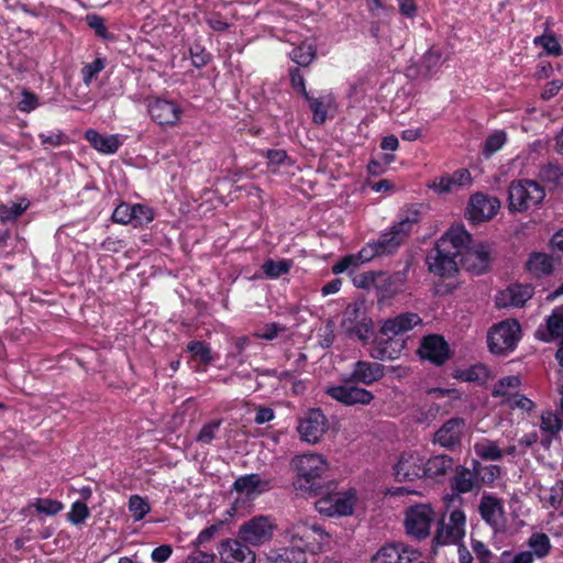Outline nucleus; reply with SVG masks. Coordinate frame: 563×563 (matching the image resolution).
<instances>
[{
    "mask_svg": "<svg viewBox=\"0 0 563 563\" xmlns=\"http://www.w3.org/2000/svg\"><path fill=\"white\" fill-rule=\"evenodd\" d=\"M420 221L421 211L417 206L406 208L399 213L398 221L382 232L377 239L369 240L361 247L360 257L369 263L375 258L396 254Z\"/></svg>",
    "mask_w": 563,
    "mask_h": 563,
    "instance_id": "obj_1",
    "label": "nucleus"
},
{
    "mask_svg": "<svg viewBox=\"0 0 563 563\" xmlns=\"http://www.w3.org/2000/svg\"><path fill=\"white\" fill-rule=\"evenodd\" d=\"M421 324L422 319L416 312H401L393 318L383 320L378 329L380 338L373 339L369 356L379 361L396 360L404 347V343L399 344L394 338L405 334Z\"/></svg>",
    "mask_w": 563,
    "mask_h": 563,
    "instance_id": "obj_2",
    "label": "nucleus"
},
{
    "mask_svg": "<svg viewBox=\"0 0 563 563\" xmlns=\"http://www.w3.org/2000/svg\"><path fill=\"white\" fill-rule=\"evenodd\" d=\"M289 85L294 92L301 97L312 113V122L322 125L328 119V110L334 103V96L330 90L318 91L316 96L307 89V80L302 70L298 67L288 69Z\"/></svg>",
    "mask_w": 563,
    "mask_h": 563,
    "instance_id": "obj_3",
    "label": "nucleus"
},
{
    "mask_svg": "<svg viewBox=\"0 0 563 563\" xmlns=\"http://www.w3.org/2000/svg\"><path fill=\"white\" fill-rule=\"evenodd\" d=\"M466 534V515L461 506L455 505L448 509L437 523L435 533L432 538V550L437 548L460 544Z\"/></svg>",
    "mask_w": 563,
    "mask_h": 563,
    "instance_id": "obj_4",
    "label": "nucleus"
},
{
    "mask_svg": "<svg viewBox=\"0 0 563 563\" xmlns=\"http://www.w3.org/2000/svg\"><path fill=\"white\" fill-rule=\"evenodd\" d=\"M297 472L295 485L300 490L320 494L321 478L328 470L327 460L316 453L296 456L292 461Z\"/></svg>",
    "mask_w": 563,
    "mask_h": 563,
    "instance_id": "obj_5",
    "label": "nucleus"
},
{
    "mask_svg": "<svg viewBox=\"0 0 563 563\" xmlns=\"http://www.w3.org/2000/svg\"><path fill=\"white\" fill-rule=\"evenodd\" d=\"M545 198L544 188L532 179L512 180L508 187V210L510 213L525 212L538 207Z\"/></svg>",
    "mask_w": 563,
    "mask_h": 563,
    "instance_id": "obj_6",
    "label": "nucleus"
},
{
    "mask_svg": "<svg viewBox=\"0 0 563 563\" xmlns=\"http://www.w3.org/2000/svg\"><path fill=\"white\" fill-rule=\"evenodd\" d=\"M521 340V325L516 319H506L493 324L487 332V346L492 354L507 356Z\"/></svg>",
    "mask_w": 563,
    "mask_h": 563,
    "instance_id": "obj_7",
    "label": "nucleus"
},
{
    "mask_svg": "<svg viewBox=\"0 0 563 563\" xmlns=\"http://www.w3.org/2000/svg\"><path fill=\"white\" fill-rule=\"evenodd\" d=\"M290 543L305 552L318 553L328 533L314 521H298L287 529Z\"/></svg>",
    "mask_w": 563,
    "mask_h": 563,
    "instance_id": "obj_8",
    "label": "nucleus"
},
{
    "mask_svg": "<svg viewBox=\"0 0 563 563\" xmlns=\"http://www.w3.org/2000/svg\"><path fill=\"white\" fill-rule=\"evenodd\" d=\"M435 514L430 504H416L405 512V528L407 534L416 540H424L431 533V526Z\"/></svg>",
    "mask_w": 563,
    "mask_h": 563,
    "instance_id": "obj_9",
    "label": "nucleus"
},
{
    "mask_svg": "<svg viewBox=\"0 0 563 563\" xmlns=\"http://www.w3.org/2000/svg\"><path fill=\"white\" fill-rule=\"evenodd\" d=\"M445 241H437L434 247L427 254L426 263L430 273L441 277L450 278L459 272L456 251L445 249Z\"/></svg>",
    "mask_w": 563,
    "mask_h": 563,
    "instance_id": "obj_10",
    "label": "nucleus"
},
{
    "mask_svg": "<svg viewBox=\"0 0 563 563\" xmlns=\"http://www.w3.org/2000/svg\"><path fill=\"white\" fill-rule=\"evenodd\" d=\"M276 525L268 516H255L240 526L238 537L244 543L260 547L274 536Z\"/></svg>",
    "mask_w": 563,
    "mask_h": 563,
    "instance_id": "obj_11",
    "label": "nucleus"
},
{
    "mask_svg": "<svg viewBox=\"0 0 563 563\" xmlns=\"http://www.w3.org/2000/svg\"><path fill=\"white\" fill-rule=\"evenodd\" d=\"M147 112L159 126L174 128L181 121L184 109L177 100L154 97L147 101Z\"/></svg>",
    "mask_w": 563,
    "mask_h": 563,
    "instance_id": "obj_12",
    "label": "nucleus"
},
{
    "mask_svg": "<svg viewBox=\"0 0 563 563\" xmlns=\"http://www.w3.org/2000/svg\"><path fill=\"white\" fill-rule=\"evenodd\" d=\"M453 477L451 479V488L453 494L446 495L443 498L444 506L450 509L455 505H462L461 494L471 493L475 489H479L478 478L476 477L474 467L472 470L466 466L455 464L453 468Z\"/></svg>",
    "mask_w": 563,
    "mask_h": 563,
    "instance_id": "obj_13",
    "label": "nucleus"
},
{
    "mask_svg": "<svg viewBox=\"0 0 563 563\" xmlns=\"http://www.w3.org/2000/svg\"><path fill=\"white\" fill-rule=\"evenodd\" d=\"M341 385L329 386L325 394L332 399L343 404L344 406L369 405L374 400V394L357 383L346 382V376L342 377Z\"/></svg>",
    "mask_w": 563,
    "mask_h": 563,
    "instance_id": "obj_14",
    "label": "nucleus"
},
{
    "mask_svg": "<svg viewBox=\"0 0 563 563\" xmlns=\"http://www.w3.org/2000/svg\"><path fill=\"white\" fill-rule=\"evenodd\" d=\"M395 481L415 482L424 478V454L419 451H404L393 467Z\"/></svg>",
    "mask_w": 563,
    "mask_h": 563,
    "instance_id": "obj_15",
    "label": "nucleus"
},
{
    "mask_svg": "<svg viewBox=\"0 0 563 563\" xmlns=\"http://www.w3.org/2000/svg\"><path fill=\"white\" fill-rule=\"evenodd\" d=\"M500 208V201L497 197L488 196L483 192H476L470 197L465 218L471 224L476 225L493 219Z\"/></svg>",
    "mask_w": 563,
    "mask_h": 563,
    "instance_id": "obj_16",
    "label": "nucleus"
},
{
    "mask_svg": "<svg viewBox=\"0 0 563 563\" xmlns=\"http://www.w3.org/2000/svg\"><path fill=\"white\" fill-rule=\"evenodd\" d=\"M355 506V493L350 489L345 493L327 494L316 501L317 510L328 517L351 516Z\"/></svg>",
    "mask_w": 563,
    "mask_h": 563,
    "instance_id": "obj_17",
    "label": "nucleus"
},
{
    "mask_svg": "<svg viewBox=\"0 0 563 563\" xmlns=\"http://www.w3.org/2000/svg\"><path fill=\"white\" fill-rule=\"evenodd\" d=\"M418 354L421 360L429 361L435 366L443 365L450 357L449 343L440 334H428L421 339Z\"/></svg>",
    "mask_w": 563,
    "mask_h": 563,
    "instance_id": "obj_18",
    "label": "nucleus"
},
{
    "mask_svg": "<svg viewBox=\"0 0 563 563\" xmlns=\"http://www.w3.org/2000/svg\"><path fill=\"white\" fill-rule=\"evenodd\" d=\"M298 432L301 440L314 444L320 441L328 430V420L321 409H310L303 418L299 420Z\"/></svg>",
    "mask_w": 563,
    "mask_h": 563,
    "instance_id": "obj_19",
    "label": "nucleus"
},
{
    "mask_svg": "<svg viewBox=\"0 0 563 563\" xmlns=\"http://www.w3.org/2000/svg\"><path fill=\"white\" fill-rule=\"evenodd\" d=\"M250 544L238 539H225L218 545V553L222 563H255V553Z\"/></svg>",
    "mask_w": 563,
    "mask_h": 563,
    "instance_id": "obj_20",
    "label": "nucleus"
},
{
    "mask_svg": "<svg viewBox=\"0 0 563 563\" xmlns=\"http://www.w3.org/2000/svg\"><path fill=\"white\" fill-rule=\"evenodd\" d=\"M465 420L454 417L445 421L434 433L433 443L446 450H455L461 445Z\"/></svg>",
    "mask_w": 563,
    "mask_h": 563,
    "instance_id": "obj_21",
    "label": "nucleus"
},
{
    "mask_svg": "<svg viewBox=\"0 0 563 563\" xmlns=\"http://www.w3.org/2000/svg\"><path fill=\"white\" fill-rule=\"evenodd\" d=\"M345 376L346 382L371 386L385 376V366L377 362L360 360L352 365L351 373Z\"/></svg>",
    "mask_w": 563,
    "mask_h": 563,
    "instance_id": "obj_22",
    "label": "nucleus"
},
{
    "mask_svg": "<svg viewBox=\"0 0 563 563\" xmlns=\"http://www.w3.org/2000/svg\"><path fill=\"white\" fill-rule=\"evenodd\" d=\"M533 295L529 284H512L499 291L495 297L497 308L522 307Z\"/></svg>",
    "mask_w": 563,
    "mask_h": 563,
    "instance_id": "obj_23",
    "label": "nucleus"
},
{
    "mask_svg": "<svg viewBox=\"0 0 563 563\" xmlns=\"http://www.w3.org/2000/svg\"><path fill=\"white\" fill-rule=\"evenodd\" d=\"M407 274L405 271L389 274L378 271L376 291L379 300L390 299L402 290L406 283Z\"/></svg>",
    "mask_w": 563,
    "mask_h": 563,
    "instance_id": "obj_24",
    "label": "nucleus"
},
{
    "mask_svg": "<svg viewBox=\"0 0 563 563\" xmlns=\"http://www.w3.org/2000/svg\"><path fill=\"white\" fill-rule=\"evenodd\" d=\"M186 352L190 355V362L195 363L192 368L197 373L207 372L208 367L218 358L210 344L200 340L189 341Z\"/></svg>",
    "mask_w": 563,
    "mask_h": 563,
    "instance_id": "obj_25",
    "label": "nucleus"
},
{
    "mask_svg": "<svg viewBox=\"0 0 563 563\" xmlns=\"http://www.w3.org/2000/svg\"><path fill=\"white\" fill-rule=\"evenodd\" d=\"M455 460L448 454H435L430 457L424 455V478L432 479L437 483L443 479L453 472Z\"/></svg>",
    "mask_w": 563,
    "mask_h": 563,
    "instance_id": "obj_26",
    "label": "nucleus"
},
{
    "mask_svg": "<svg viewBox=\"0 0 563 563\" xmlns=\"http://www.w3.org/2000/svg\"><path fill=\"white\" fill-rule=\"evenodd\" d=\"M461 264L475 275H482L487 272L490 264V251L487 245L479 244L461 257Z\"/></svg>",
    "mask_w": 563,
    "mask_h": 563,
    "instance_id": "obj_27",
    "label": "nucleus"
},
{
    "mask_svg": "<svg viewBox=\"0 0 563 563\" xmlns=\"http://www.w3.org/2000/svg\"><path fill=\"white\" fill-rule=\"evenodd\" d=\"M472 234L463 225H454L438 241H445V249L456 251V255L463 256V252L470 250Z\"/></svg>",
    "mask_w": 563,
    "mask_h": 563,
    "instance_id": "obj_28",
    "label": "nucleus"
},
{
    "mask_svg": "<svg viewBox=\"0 0 563 563\" xmlns=\"http://www.w3.org/2000/svg\"><path fill=\"white\" fill-rule=\"evenodd\" d=\"M232 2H220L221 8L206 14L207 25L216 32L228 30L232 22L238 19L236 11L231 8Z\"/></svg>",
    "mask_w": 563,
    "mask_h": 563,
    "instance_id": "obj_29",
    "label": "nucleus"
},
{
    "mask_svg": "<svg viewBox=\"0 0 563 563\" xmlns=\"http://www.w3.org/2000/svg\"><path fill=\"white\" fill-rule=\"evenodd\" d=\"M85 139L99 153L114 154L122 146V141L118 134L103 135L93 129L85 132Z\"/></svg>",
    "mask_w": 563,
    "mask_h": 563,
    "instance_id": "obj_30",
    "label": "nucleus"
},
{
    "mask_svg": "<svg viewBox=\"0 0 563 563\" xmlns=\"http://www.w3.org/2000/svg\"><path fill=\"white\" fill-rule=\"evenodd\" d=\"M271 489V481L262 479L260 474L252 473L238 477L233 483V490L251 496L255 493H264Z\"/></svg>",
    "mask_w": 563,
    "mask_h": 563,
    "instance_id": "obj_31",
    "label": "nucleus"
},
{
    "mask_svg": "<svg viewBox=\"0 0 563 563\" xmlns=\"http://www.w3.org/2000/svg\"><path fill=\"white\" fill-rule=\"evenodd\" d=\"M345 334L350 339L358 340L360 342H362L363 345L369 343L373 345V339L380 338L378 332H375L374 321L369 316H367V313H363L360 321H357L353 325H350Z\"/></svg>",
    "mask_w": 563,
    "mask_h": 563,
    "instance_id": "obj_32",
    "label": "nucleus"
},
{
    "mask_svg": "<svg viewBox=\"0 0 563 563\" xmlns=\"http://www.w3.org/2000/svg\"><path fill=\"white\" fill-rule=\"evenodd\" d=\"M269 563H307V555L301 548L289 545L271 550L267 554Z\"/></svg>",
    "mask_w": 563,
    "mask_h": 563,
    "instance_id": "obj_33",
    "label": "nucleus"
},
{
    "mask_svg": "<svg viewBox=\"0 0 563 563\" xmlns=\"http://www.w3.org/2000/svg\"><path fill=\"white\" fill-rule=\"evenodd\" d=\"M526 268L536 277L551 275L553 272L552 257L542 252H532L526 263Z\"/></svg>",
    "mask_w": 563,
    "mask_h": 563,
    "instance_id": "obj_34",
    "label": "nucleus"
},
{
    "mask_svg": "<svg viewBox=\"0 0 563 563\" xmlns=\"http://www.w3.org/2000/svg\"><path fill=\"white\" fill-rule=\"evenodd\" d=\"M482 519L493 526L497 523V515L503 512L500 500L493 495H484L478 506Z\"/></svg>",
    "mask_w": 563,
    "mask_h": 563,
    "instance_id": "obj_35",
    "label": "nucleus"
},
{
    "mask_svg": "<svg viewBox=\"0 0 563 563\" xmlns=\"http://www.w3.org/2000/svg\"><path fill=\"white\" fill-rule=\"evenodd\" d=\"M416 558L399 554L395 543L382 547L372 558V563H412Z\"/></svg>",
    "mask_w": 563,
    "mask_h": 563,
    "instance_id": "obj_36",
    "label": "nucleus"
},
{
    "mask_svg": "<svg viewBox=\"0 0 563 563\" xmlns=\"http://www.w3.org/2000/svg\"><path fill=\"white\" fill-rule=\"evenodd\" d=\"M289 57L301 70V67H308L317 58V48L313 44L303 42L291 49Z\"/></svg>",
    "mask_w": 563,
    "mask_h": 563,
    "instance_id": "obj_37",
    "label": "nucleus"
},
{
    "mask_svg": "<svg viewBox=\"0 0 563 563\" xmlns=\"http://www.w3.org/2000/svg\"><path fill=\"white\" fill-rule=\"evenodd\" d=\"M441 66L442 53L439 49L431 47L422 56L420 73L426 77H432L440 70Z\"/></svg>",
    "mask_w": 563,
    "mask_h": 563,
    "instance_id": "obj_38",
    "label": "nucleus"
},
{
    "mask_svg": "<svg viewBox=\"0 0 563 563\" xmlns=\"http://www.w3.org/2000/svg\"><path fill=\"white\" fill-rule=\"evenodd\" d=\"M474 464V471L476 474V477L478 478V485L482 484L487 486H493L495 481L500 476L501 474V467L498 465H482L478 461L473 460Z\"/></svg>",
    "mask_w": 563,
    "mask_h": 563,
    "instance_id": "obj_39",
    "label": "nucleus"
},
{
    "mask_svg": "<svg viewBox=\"0 0 563 563\" xmlns=\"http://www.w3.org/2000/svg\"><path fill=\"white\" fill-rule=\"evenodd\" d=\"M291 260L283 258L280 261H274L268 258L263 263L262 271L266 277L276 279L283 275L288 274L291 268Z\"/></svg>",
    "mask_w": 563,
    "mask_h": 563,
    "instance_id": "obj_40",
    "label": "nucleus"
},
{
    "mask_svg": "<svg viewBox=\"0 0 563 563\" xmlns=\"http://www.w3.org/2000/svg\"><path fill=\"white\" fill-rule=\"evenodd\" d=\"M456 377L462 382L484 384L488 378V369L478 363L461 371Z\"/></svg>",
    "mask_w": 563,
    "mask_h": 563,
    "instance_id": "obj_41",
    "label": "nucleus"
},
{
    "mask_svg": "<svg viewBox=\"0 0 563 563\" xmlns=\"http://www.w3.org/2000/svg\"><path fill=\"white\" fill-rule=\"evenodd\" d=\"M533 44L536 46H541L548 55L558 57L563 54L562 46L554 33H544L540 36H536L533 38Z\"/></svg>",
    "mask_w": 563,
    "mask_h": 563,
    "instance_id": "obj_42",
    "label": "nucleus"
},
{
    "mask_svg": "<svg viewBox=\"0 0 563 563\" xmlns=\"http://www.w3.org/2000/svg\"><path fill=\"white\" fill-rule=\"evenodd\" d=\"M476 454L485 461H500L503 459V451L499 449L496 442L490 440H484L481 443H476Z\"/></svg>",
    "mask_w": 563,
    "mask_h": 563,
    "instance_id": "obj_43",
    "label": "nucleus"
},
{
    "mask_svg": "<svg viewBox=\"0 0 563 563\" xmlns=\"http://www.w3.org/2000/svg\"><path fill=\"white\" fill-rule=\"evenodd\" d=\"M528 545L533 549V556L539 559L545 558L551 551V542L545 533H532L529 538Z\"/></svg>",
    "mask_w": 563,
    "mask_h": 563,
    "instance_id": "obj_44",
    "label": "nucleus"
},
{
    "mask_svg": "<svg viewBox=\"0 0 563 563\" xmlns=\"http://www.w3.org/2000/svg\"><path fill=\"white\" fill-rule=\"evenodd\" d=\"M128 508L134 521H140L151 511V506L145 498L140 495H131Z\"/></svg>",
    "mask_w": 563,
    "mask_h": 563,
    "instance_id": "obj_45",
    "label": "nucleus"
},
{
    "mask_svg": "<svg viewBox=\"0 0 563 563\" xmlns=\"http://www.w3.org/2000/svg\"><path fill=\"white\" fill-rule=\"evenodd\" d=\"M154 220V211L146 205L134 203L132 205V225L144 227Z\"/></svg>",
    "mask_w": 563,
    "mask_h": 563,
    "instance_id": "obj_46",
    "label": "nucleus"
},
{
    "mask_svg": "<svg viewBox=\"0 0 563 563\" xmlns=\"http://www.w3.org/2000/svg\"><path fill=\"white\" fill-rule=\"evenodd\" d=\"M507 135L504 131H496L487 136L484 142L482 154L488 158L499 151L506 143Z\"/></svg>",
    "mask_w": 563,
    "mask_h": 563,
    "instance_id": "obj_47",
    "label": "nucleus"
},
{
    "mask_svg": "<svg viewBox=\"0 0 563 563\" xmlns=\"http://www.w3.org/2000/svg\"><path fill=\"white\" fill-rule=\"evenodd\" d=\"M547 329L550 339H559L563 334V307L553 309L547 319Z\"/></svg>",
    "mask_w": 563,
    "mask_h": 563,
    "instance_id": "obj_48",
    "label": "nucleus"
},
{
    "mask_svg": "<svg viewBox=\"0 0 563 563\" xmlns=\"http://www.w3.org/2000/svg\"><path fill=\"white\" fill-rule=\"evenodd\" d=\"M189 55L192 65L198 69L208 65L212 59V55L206 49V47L200 42H194L189 46Z\"/></svg>",
    "mask_w": 563,
    "mask_h": 563,
    "instance_id": "obj_49",
    "label": "nucleus"
},
{
    "mask_svg": "<svg viewBox=\"0 0 563 563\" xmlns=\"http://www.w3.org/2000/svg\"><path fill=\"white\" fill-rule=\"evenodd\" d=\"M106 67V58L96 57L93 62L84 65L81 68L82 82L89 87L92 80L101 73Z\"/></svg>",
    "mask_w": 563,
    "mask_h": 563,
    "instance_id": "obj_50",
    "label": "nucleus"
},
{
    "mask_svg": "<svg viewBox=\"0 0 563 563\" xmlns=\"http://www.w3.org/2000/svg\"><path fill=\"white\" fill-rule=\"evenodd\" d=\"M540 428L551 434H556L563 430V421L559 413L553 411H545L541 415Z\"/></svg>",
    "mask_w": 563,
    "mask_h": 563,
    "instance_id": "obj_51",
    "label": "nucleus"
},
{
    "mask_svg": "<svg viewBox=\"0 0 563 563\" xmlns=\"http://www.w3.org/2000/svg\"><path fill=\"white\" fill-rule=\"evenodd\" d=\"M38 139L44 150H48L49 147H58L65 144H69L70 142L69 136L60 130L52 132L51 134L40 133Z\"/></svg>",
    "mask_w": 563,
    "mask_h": 563,
    "instance_id": "obj_52",
    "label": "nucleus"
},
{
    "mask_svg": "<svg viewBox=\"0 0 563 563\" xmlns=\"http://www.w3.org/2000/svg\"><path fill=\"white\" fill-rule=\"evenodd\" d=\"M368 263L367 260L360 257V251L356 254H347L332 266L333 274H342L350 267H357L362 264Z\"/></svg>",
    "mask_w": 563,
    "mask_h": 563,
    "instance_id": "obj_53",
    "label": "nucleus"
},
{
    "mask_svg": "<svg viewBox=\"0 0 563 563\" xmlns=\"http://www.w3.org/2000/svg\"><path fill=\"white\" fill-rule=\"evenodd\" d=\"M90 515L89 508L85 501L77 500L73 503L67 519L71 525L78 526L82 523Z\"/></svg>",
    "mask_w": 563,
    "mask_h": 563,
    "instance_id": "obj_54",
    "label": "nucleus"
},
{
    "mask_svg": "<svg viewBox=\"0 0 563 563\" xmlns=\"http://www.w3.org/2000/svg\"><path fill=\"white\" fill-rule=\"evenodd\" d=\"M33 506L37 512L48 516L57 515L64 508V505L60 501L49 498H37Z\"/></svg>",
    "mask_w": 563,
    "mask_h": 563,
    "instance_id": "obj_55",
    "label": "nucleus"
},
{
    "mask_svg": "<svg viewBox=\"0 0 563 563\" xmlns=\"http://www.w3.org/2000/svg\"><path fill=\"white\" fill-rule=\"evenodd\" d=\"M26 210V206H22L21 203H11L10 206L0 205V221L13 222L18 218H20Z\"/></svg>",
    "mask_w": 563,
    "mask_h": 563,
    "instance_id": "obj_56",
    "label": "nucleus"
},
{
    "mask_svg": "<svg viewBox=\"0 0 563 563\" xmlns=\"http://www.w3.org/2000/svg\"><path fill=\"white\" fill-rule=\"evenodd\" d=\"M521 384L520 377L517 375H510L500 378L494 387V397H504L508 394L509 388H517Z\"/></svg>",
    "mask_w": 563,
    "mask_h": 563,
    "instance_id": "obj_57",
    "label": "nucleus"
},
{
    "mask_svg": "<svg viewBox=\"0 0 563 563\" xmlns=\"http://www.w3.org/2000/svg\"><path fill=\"white\" fill-rule=\"evenodd\" d=\"M87 24L95 30L97 36L103 40H112L113 36L108 32L103 18L97 14H87Z\"/></svg>",
    "mask_w": 563,
    "mask_h": 563,
    "instance_id": "obj_58",
    "label": "nucleus"
},
{
    "mask_svg": "<svg viewBox=\"0 0 563 563\" xmlns=\"http://www.w3.org/2000/svg\"><path fill=\"white\" fill-rule=\"evenodd\" d=\"M377 274H378V271H368V272L357 274L353 278V284L355 287L361 288V289H366V290H369L371 288L376 289Z\"/></svg>",
    "mask_w": 563,
    "mask_h": 563,
    "instance_id": "obj_59",
    "label": "nucleus"
},
{
    "mask_svg": "<svg viewBox=\"0 0 563 563\" xmlns=\"http://www.w3.org/2000/svg\"><path fill=\"white\" fill-rule=\"evenodd\" d=\"M111 219L115 223L131 224L132 223V205L121 202L112 212Z\"/></svg>",
    "mask_w": 563,
    "mask_h": 563,
    "instance_id": "obj_60",
    "label": "nucleus"
},
{
    "mask_svg": "<svg viewBox=\"0 0 563 563\" xmlns=\"http://www.w3.org/2000/svg\"><path fill=\"white\" fill-rule=\"evenodd\" d=\"M286 328L278 322L266 323L260 331L255 332L254 335L258 339L272 341L278 336L280 332H284Z\"/></svg>",
    "mask_w": 563,
    "mask_h": 563,
    "instance_id": "obj_61",
    "label": "nucleus"
},
{
    "mask_svg": "<svg viewBox=\"0 0 563 563\" xmlns=\"http://www.w3.org/2000/svg\"><path fill=\"white\" fill-rule=\"evenodd\" d=\"M541 499L553 509H559L563 501V486H552Z\"/></svg>",
    "mask_w": 563,
    "mask_h": 563,
    "instance_id": "obj_62",
    "label": "nucleus"
},
{
    "mask_svg": "<svg viewBox=\"0 0 563 563\" xmlns=\"http://www.w3.org/2000/svg\"><path fill=\"white\" fill-rule=\"evenodd\" d=\"M221 422L220 421H212L209 423H206L200 429L196 440L199 443L209 444L213 441L216 438V432L218 431Z\"/></svg>",
    "mask_w": 563,
    "mask_h": 563,
    "instance_id": "obj_63",
    "label": "nucleus"
},
{
    "mask_svg": "<svg viewBox=\"0 0 563 563\" xmlns=\"http://www.w3.org/2000/svg\"><path fill=\"white\" fill-rule=\"evenodd\" d=\"M363 313H366L365 311H362L361 307L357 303L349 305L345 310L344 320L342 322V327L344 331H347V328L350 325L355 324L357 321L361 320Z\"/></svg>",
    "mask_w": 563,
    "mask_h": 563,
    "instance_id": "obj_64",
    "label": "nucleus"
}]
</instances>
